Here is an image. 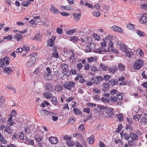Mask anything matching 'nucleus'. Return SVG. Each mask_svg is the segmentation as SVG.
Segmentation results:
<instances>
[{
    "label": "nucleus",
    "instance_id": "obj_1",
    "mask_svg": "<svg viewBox=\"0 0 147 147\" xmlns=\"http://www.w3.org/2000/svg\"><path fill=\"white\" fill-rule=\"evenodd\" d=\"M98 107L100 109H103L107 114V117L111 118L114 116L113 109L111 107H108L102 106H98Z\"/></svg>",
    "mask_w": 147,
    "mask_h": 147
},
{
    "label": "nucleus",
    "instance_id": "obj_2",
    "mask_svg": "<svg viewBox=\"0 0 147 147\" xmlns=\"http://www.w3.org/2000/svg\"><path fill=\"white\" fill-rule=\"evenodd\" d=\"M75 85V83L73 81H69L65 82L63 85V87L66 89L71 90L72 88H74Z\"/></svg>",
    "mask_w": 147,
    "mask_h": 147
},
{
    "label": "nucleus",
    "instance_id": "obj_3",
    "mask_svg": "<svg viewBox=\"0 0 147 147\" xmlns=\"http://www.w3.org/2000/svg\"><path fill=\"white\" fill-rule=\"evenodd\" d=\"M143 65L144 62L142 59H137L135 61L134 63L133 68L137 70H138Z\"/></svg>",
    "mask_w": 147,
    "mask_h": 147
},
{
    "label": "nucleus",
    "instance_id": "obj_4",
    "mask_svg": "<svg viewBox=\"0 0 147 147\" xmlns=\"http://www.w3.org/2000/svg\"><path fill=\"white\" fill-rule=\"evenodd\" d=\"M33 54L34 55L32 54V56H31L27 63L26 66L27 67H30L34 64L35 62L36 58L34 56H35L34 54L36 55V54H34V53H33Z\"/></svg>",
    "mask_w": 147,
    "mask_h": 147
},
{
    "label": "nucleus",
    "instance_id": "obj_5",
    "mask_svg": "<svg viewBox=\"0 0 147 147\" xmlns=\"http://www.w3.org/2000/svg\"><path fill=\"white\" fill-rule=\"evenodd\" d=\"M9 59L8 58H4L0 60V64L1 65V67H4V66L8 65L9 64Z\"/></svg>",
    "mask_w": 147,
    "mask_h": 147
},
{
    "label": "nucleus",
    "instance_id": "obj_6",
    "mask_svg": "<svg viewBox=\"0 0 147 147\" xmlns=\"http://www.w3.org/2000/svg\"><path fill=\"white\" fill-rule=\"evenodd\" d=\"M111 29L115 32L121 33L124 32L122 28L116 26H112L111 27Z\"/></svg>",
    "mask_w": 147,
    "mask_h": 147
},
{
    "label": "nucleus",
    "instance_id": "obj_7",
    "mask_svg": "<svg viewBox=\"0 0 147 147\" xmlns=\"http://www.w3.org/2000/svg\"><path fill=\"white\" fill-rule=\"evenodd\" d=\"M95 49V45L93 43H89L86 47V49L88 52L93 51Z\"/></svg>",
    "mask_w": 147,
    "mask_h": 147
},
{
    "label": "nucleus",
    "instance_id": "obj_8",
    "mask_svg": "<svg viewBox=\"0 0 147 147\" xmlns=\"http://www.w3.org/2000/svg\"><path fill=\"white\" fill-rule=\"evenodd\" d=\"M53 86L50 83H47L45 86V89L49 92L52 91L53 90Z\"/></svg>",
    "mask_w": 147,
    "mask_h": 147
},
{
    "label": "nucleus",
    "instance_id": "obj_9",
    "mask_svg": "<svg viewBox=\"0 0 147 147\" xmlns=\"http://www.w3.org/2000/svg\"><path fill=\"white\" fill-rule=\"evenodd\" d=\"M40 113L41 116L42 117L46 116L49 114V111L44 109L40 110Z\"/></svg>",
    "mask_w": 147,
    "mask_h": 147
},
{
    "label": "nucleus",
    "instance_id": "obj_10",
    "mask_svg": "<svg viewBox=\"0 0 147 147\" xmlns=\"http://www.w3.org/2000/svg\"><path fill=\"white\" fill-rule=\"evenodd\" d=\"M98 82L96 81L93 78H92L90 79V80L87 83V85L88 86H90L92 85L93 84H98Z\"/></svg>",
    "mask_w": 147,
    "mask_h": 147
},
{
    "label": "nucleus",
    "instance_id": "obj_11",
    "mask_svg": "<svg viewBox=\"0 0 147 147\" xmlns=\"http://www.w3.org/2000/svg\"><path fill=\"white\" fill-rule=\"evenodd\" d=\"M109 71L113 74H114L117 70V69L116 65H115L112 67H111L108 69Z\"/></svg>",
    "mask_w": 147,
    "mask_h": 147
},
{
    "label": "nucleus",
    "instance_id": "obj_12",
    "mask_svg": "<svg viewBox=\"0 0 147 147\" xmlns=\"http://www.w3.org/2000/svg\"><path fill=\"white\" fill-rule=\"evenodd\" d=\"M52 94L50 92H46L43 93V96L46 98L50 99L52 97Z\"/></svg>",
    "mask_w": 147,
    "mask_h": 147
},
{
    "label": "nucleus",
    "instance_id": "obj_13",
    "mask_svg": "<svg viewBox=\"0 0 147 147\" xmlns=\"http://www.w3.org/2000/svg\"><path fill=\"white\" fill-rule=\"evenodd\" d=\"M54 90L57 92H60L63 90L62 86L60 84H57L54 86Z\"/></svg>",
    "mask_w": 147,
    "mask_h": 147
},
{
    "label": "nucleus",
    "instance_id": "obj_14",
    "mask_svg": "<svg viewBox=\"0 0 147 147\" xmlns=\"http://www.w3.org/2000/svg\"><path fill=\"white\" fill-rule=\"evenodd\" d=\"M118 68L121 71L123 72L125 70V66L122 63H119L118 65Z\"/></svg>",
    "mask_w": 147,
    "mask_h": 147
},
{
    "label": "nucleus",
    "instance_id": "obj_15",
    "mask_svg": "<svg viewBox=\"0 0 147 147\" xmlns=\"http://www.w3.org/2000/svg\"><path fill=\"white\" fill-rule=\"evenodd\" d=\"M130 138L135 140H137L138 139V136L135 133L131 132L130 133Z\"/></svg>",
    "mask_w": 147,
    "mask_h": 147
},
{
    "label": "nucleus",
    "instance_id": "obj_16",
    "mask_svg": "<svg viewBox=\"0 0 147 147\" xmlns=\"http://www.w3.org/2000/svg\"><path fill=\"white\" fill-rule=\"evenodd\" d=\"M3 70L4 73L7 74H10L13 71L12 68L8 67H4Z\"/></svg>",
    "mask_w": 147,
    "mask_h": 147
},
{
    "label": "nucleus",
    "instance_id": "obj_17",
    "mask_svg": "<svg viewBox=\"0 0 147 147\" xmlns=\"http://www.w3.org/2000/svg\"><path fill=\"white\" fill-rule=\"evenodd\" d=\"M57 138L54 137H51L49 139V142L51 144H56L57 141Z\"/></svg>",
    "mask_w": 147,
    "mask_h": 147
},
{
    "label": "nucleus",
    "instance_id": "obj_18",
    "mask_svg": "<svg viewBox=\"0 0 147 147\" xmlns=\"http://www.w3.org/2000/svg\"><path fill=\"white\" fill-rule=\"evenodd\" d=\"M50 11L53 13L56 14H58L59 12L58 9L56 8L54 6H52L51 7Z\"/></svg>",
    "mask_w": 147,
    "mask_h": 147
},
{
    "label": "nucleus",
    "instance_id": "obj_19",
    "mask_svg": "<svg viewBox=\"0 0 147 147\" xmlns=\"http://www.w3.org/2000/svg\"><path fill=\"white\" fill-rule=\"evenodd\" d=\"M94 141V136H91L89 137L87 140L88 143L89 144H92L93 143Z\"/></svg>",
    "mask_w": 147,
    "mask_h": 147
},
{
    "label": "nucleus",
    "instance_id": "obj_20",
    "mask_svg": "<svg viewBox=\"0 0 147 147\" xmlns=\"http://www.w3.org/2000/svg\"><path fill=\"white\" fill-rule=\"evenodd\" d=\"M139 21L141 23H144L147 21V18L145 16H142Z\"/></svg>",
    "mask_w": 147,
    "mask_h": 147
},
{
    "label": "nucleus",
    "instance_id": "obj_21",
    "mask_svg": "<svg viewBox=\"0 0 147 147\" xmlns=\"http://www.w3.org/2000/svg\"><path fill=\"white\" fill-rule=\"evenodd\" d=\"M140 122L141 125H145L147 123V120L146 117H142L140 119Z\"/></svg>",
    "mask_w": 147,
    "mask_h": 147
},
{
    "label": "nucleus",
    "instance_id": "obj_22",
    "mask_svg": "<svg viewBox=\"0 0 147 147\" xmlns=\"http://www.w3.org/2000/svg\"><path fill=\"white\" fill-rule=\"evenodd\" d=\"M102 86L103 88L102 90L104 92L106 91L109 88V85L107 83H103L102 84Z\"/></svg>",
    "mask_w": 147,
    "mask_h": 147
},
{
    "label": "nucleus",
    "instance_id": "obj_23",
    "mask_svg": "<svg viewBox=\"0 0 147 147\" xmlns=\"http://www.w3.org/2000/svg\"><path fill=\"white\" fill-rule=\"evenodd\" d=\"M118 81L117 80L112 79L109 81V83L110 85L114 86L117 84Z\"/></svg>",
    "mask_w": 147,
    "mask_h": 147
},
{
    "label": "nucleus",
    "instance_id": "obj_24",
    "mask_svg": "<svg viewBox=\"0 0 147 147\" xmlns=\"http://www.w3.org/2000/svg\"><path fill=\"white\" fill-rule=\"evenodd\" d=\"M75 55H72L69 57V61L71 62L75 63L77 60L76 56H75Z\"/></svg>",
    "mask_w": 147,
    "mask_h": 147
},
{
    "label": "nucleus",
    "instance_id": "obj_25",
    "mask_svg": "<svg viewBox=\"0 0 147 147\" xmlns=\"http://www.w3.org/2000/svg\"><path fill=\"white\" fill-rule=\"evenodd\" d=\"M15 39L17 41H20L22 40V37L20 35H19L17 34L14 37Z\"/></svg>",
    "mask_w": 147,
    "mask_h": 147
},
{
    "label": "nucleus",
    "instance_id": "obj_26",
    "mask_svg": "<svg viewBox=\"0 0 147 147\" xmlns=\"http://www.w3.org/2000/svg\"><path fill=\"white\" fill-rule=\"evenodd\" d=\"M61 67L63 71L66 72V70L68 67V65L66 64L62 63L61 64Z\"/></svg>",
    "mask_w": 147,
    "mask_h": 147
},
{
    "label": "nucleus",
    "instance_id": "obj_27",
    "mask_svg": "<svg viewBox=\"0 0 147 147\" xmlns=\"http://www.w3.org/2000/svg\"><path fill=\"white\" fill-rule=\"evenodd\" d=\"M142 116V115L140 114H138L134 115L133 116V119L135 121H138L140 119Z\"/></svg>",
    "mask_w": 147,
    "mask_h": 147
},
{
    "label": "nucleus",
    "instance_id": "obj_28",
    "mask_svg": "<svg viewBox=\"0 0 147 147\" xmlns=\"http://www.w3.org/2000/svg\"><path fill=\"white\" fill-rule=\"evenodd\" d=\"M54 42L53 40L50 38L48 40L47 46H49L50 47H52L53 46Z\"/></svg>",
    "mask_w": 147,
    "mask_h": 147
},
{
    "label": "nucleus",
    "instance_id": "obj_29",
    "mask_svg": "<svg viewBox=\"0 0 147 147\" xmlns=\"http://www.w3.org/2000/svg\"><path fill=\"white\" fill-rule=\"evenodd\" d=\"M126 47L125 45H122L120 46V49L121 51L125 52L127 50Z\"/></svg>",
    "mask_w": 147,
    "mask_h": 147
},
{
    "label": "nucleus",
    "instance_id": "obj_30",
    "mask_svg": "<svg viewBox=\"0 0 147 147\" xmlns=\"http://www.w3.org/2000/svg\"><path fill=\"white\" fill-rule=\"evenodd\" d=\"M51 102L53 105L56 106L58 103V101L56 97L52 96Z\"/></svg>",
    "mask_w": 147,
    "mask_h": 147
},
{
    "label": "nucleus",
    "instance_id": "obj_31",
    "mask_svg": "<svg viewBox=\"0 0 147 147\" xmlns=\"http://www.w3.org/2000/svg\"><path fill=\"white\" fill-rule=\"evenodd\" d=\"M12 118L11 116H10V117L9 118L7 121V123L11 125H13L14 123V122L12 120Z\"/></svg>",
    "mask_w": 147,
    "mask_h": 147
},
{
    "label": "nucleus",
    "instance_id": "obj_32",
    "mask_svg": "<svg viewBox=\"0 0 147 147\" xmlns=\"http://www.w3.org/2000/svg\"><path fill=\"white\" fill-rule=\"evenodd\" d=\"M123 94L121 93H120L119 92H117L116 93V95L117 97V99L119 100H122L123 99Z\"/></svg>",
    "mask_w": 147,
    "mask_h": 147
},
{
    "label": "nucleus",
    "instance_id": "obj_33",
    "mask_svg": "<svg viewBox=\"0 0 147 147\" xmlns=\"http://www.w3.org/2000/svg\"><path fill=\"white\" fill-rule=\"evenodd\" d=\"M116 116L120 121H121L123 120V117L122 114L120 113L117 115Z\"/></svg>",
    "mask_w": 147,
    "mask_h": 147
},
{
    "label": "nucleus",
    "instance_id": "obj_34",
    "mask_svg": "<svg viewBox=\"0 0 147 147\" xmlns=\"http://www.w3.org/2000/svg\"><path fill=\"white\" fill-rule=\"evenodd\" d=\"M0 141L1 143L3 144H5L6 143V141L4 139L3 135L0 132Z\"/></svg>",
    "mask_w": 147,
    "mask_h": 147
},
{
    "label": "nucleus",
    "instance_id": "obj_35",
    "mask_svg": "<svg viewBox=\"0 0 147 147\" xmlns=\"http://www.w3.org/2000/svg\"><path fill=\"white\" fill-rule=\"evenodd\" d=\"M41 38V36L40 34H38L36 35L35 37L32 38H30L33 40H36L38 41L40 40Z\"/></svg>",
    "mask_w": 147,
    "mask_h": 147
},
{
    "label": "nucleus",
    "instance_id": "obj_36",
    "mask_svg": "<svg viewBox=\"0 0 147 147\" xmlns=\"http://www.w3.org/2000/svg\"><path fill=\"white\" fill-rule=\"evenodd\" d=\"M126 55L128 57H131L132 55V53L131 51L127 50L125 52Z\"/></svg>",
    "mask_w": 147,
    "mask_h": 147
},
{
    "label": "nucleus",
    "instance_id": "obj_37",
    "mask_svg": "<svg viewBox=\"0 0 147 147\" xmlns=\"http://www.w3.org/2000/svg\"><path fill=\"white\" fill-rule=\"evenodd\" d=\"M111 78V76L109 75H105L103 76L104 80L106 81H108Z\"/></svg>",
    "mask_w": 147,
    "mask_h": 147
},
{
    "label": "nucleus",
    "instance_id": "obj_38",
    "mask_svg": "<svg viewBox=\"0 0 147 147\" xmlns=\"http://www.w3.org/2000/svg\"><path fill=\"white\" fill-rule=\"evenodd\" d=\"M136 33L140 36L142 37L145 35V33L144 32L139 30H137L136 31Z\"/></svg>",
    "mask_w": 147,
    "mask_h": 147
},
{
    "label": "nucleus",
    "instance_id": "obj_39",
    "mask_svg": "<svg viewBox=\"0 0 147 147\" xmlns=\"http://www.w3.org/2000/svg\"><path fill=\"white\" fill-rule=\"evenodd\" d=\"M76 32V30L75 29L69 30L67 31L66 33L67 34L70 35L75 33Z\"/></svg>",
    "mask_w": 147,
    "mask_h": 147
},
{
    "label": "nucleus",
    "instance_id": "obj_40",
    "mask_svg": "<svg viewBox=\"0 0 147 147\" xmlns=\"http://www.w3.org/2000/svg\"><path fill=\"white\" fill-rule=\"evenodd\" d=\"M78 130L79 131H81L83 132H84V131L85 128L84 126L82 124L80 125L78 127Z\"/></svg>",
    "mask_w": 147,
    "mask_h": 147
},
{
    "label": "nucleus",
    "instance_id": "obj_41",
    "mask_svg": "<svg viewBox=\"0 0 147 147\" xmlns=\"http://www.w3.org/2000/svg\"><path fill=\"white\" fill-rule=\"evenodd\" d=\"M30 2H28L27 0V1H24L22 3V5L26 7L28 5H29L30 4Z\"/></svg>",
    "mask_w": 147,
    "mask_h": 147
},
{
    "label": "nucleus",
    "instance_id": "obj_42",
    "mask_svg": "<svg viewBox=\"0 0 147 147\" xmlns=\"http://www.w3.org/2000/svg\"><path fill=\"white\" fill-rule=\"evenodd\" d=\"M73 111L76 114H81L82 113V112L78 109L74 108L73 109Z\"/></svg>",
    "mask_w": 147,
    "mask_h": 147
},
{
    "label": "nucleus",
    "instance_id": "obj_43",
    "mask_svg": "<svg viewBox=\"0 0 147 147\" xmlns=\"http://www.w3.org/2000/svg\"><path fill=\"white\" fill-rule=\"evenodd\" d=\"M92 36L93 38L95 40H99L100 39V37L99 36L96 35V34H93L92 35Z\"/></svg>",
    "mask_w": 147,
    "mask_h": 147
},
{
    "label": "nucleus",
    "instance_id": "obj_44",
    "mask_svg": "<svg viewBox=\"0 0 147 147\" xmlns=\"http://www.w3.org/2000/svg\"><path fill=\"white\" fill-rule=\"evenodd\" d=\"M13 130L11 129L10 127L8 126L7 128L6 132L8 133H11L13 132Z\"/></svg>",
    "mask_w": 147,
    "mask_h": 147
},
{
    "label": "nucleus",
    "instance_id": "obj_45",
    "mask_svg": "<svg viewBox=\"0 0 147 147\" xmlns=\"http://www.w3.org/2000/svg\"><path fill=\"white\" fill-rule=\"evenodd\" d=\"M35 140L38 142H40L42 140V138L41 136H36L35 137Z\"/></svg>",
    "mask_w": 147,
    "mask_h": 147
},
{
    "label": "nucleus",
    "instance_id": "obj_46",
    "mask_svg": "<svg viewBox=\"0 0 147 147\" xmlns=\"http://www.w3.org/2000/svg\"><path fill=\"white\" fill-rule=\"evenodd\" d=\"M98 52H100V53H101L102 52H109L110 51V50L108 49L106 50L105 49H103L102 48H100L99 49H98Z\"/></svg>",
    "mask_w": 147,
    "mask_h": 147
},
{
    "label": "nucleus",
    "instance_id": "obj_47",
    "mask_svg": "<svg viewBox=\"0 0 147 147\" xmlns=\"http://www.w3.org/2000/svg\"><path fill=\"white\" fill-rule=\"evenodd\" d=\"M52 57L55 58H58L59 57V54L57 52H54L52 54Z\"/></svg>",
    "mask_w": 147,
    "mask_h": 147
},
{
    "label": "nucleus",
    "instance_id": "obj_48",
    "mask_svg": "<svg viewBox=\"0 0 147 147\" xmlns=\"http://www.w3.org/2000/svg\"><path fill=\"white\" fill-rule=\"evenodd\" d=\"M26 141L29 144H31L32 145H33L34 144V141L32 139H27L26 140Z\"/></svg>",
    "mask_w": 147,
    "mask_h": 147
},
{
    "label": "nucleus",
    "instance_id": "obj_49",
    "mask_svg": "<svg viewBox=\"0 0 147 147\" xmlns=\"http://www.w3.org/2000/svg\"><path fill=\"white\" fill-rule=\"evenodd\" d=\"M122 127V125L121 124H120V125H118V127L117 129V130H116L115 131V132L118 133L119 132H120L121 131V130Z\"/></svg>",
    "mask_w": 147,
    "mask_h": 147
},
{
    "label": "nucleus",
    "instance_id": "obj_50",
    "mask_svg": "<svg viewBox=\"0 0 147 147\" xmlns=\"http://www.w3.org/2000/svg\"><path fill=\"white\" fill-rule=\"evenodd\" d=\"M84 68L85 70H88L90 69V65L88 63H86L84 65Z\"/></svg>",
    "mask_w": 147,
    "mask_h": 147
},
{
    "label": "nucleus",
    "instance_id": "obj_51",
    "mask_svg": "<svg viewBox=\"0 0 147 147\" xmlns=\"http://www.w3.org/2000/svg\"><path fill=\"white\" fill-rule=\"evenodd\" d=\"M95 79H96L97 82L101 81L104 80L103 78L101 76H97L95 77Z\"/></svg>",
    "mask_w": 147,
    "mask_h": 147
},
{
    "label": "nucleus",
    "instance_id": "obj_52",
    "mask_svg": "<svg viewBox=\"0 0 147 147\" xmlns=\"http://www.w3.org/2000/svg\"><path fill=\"white\" fill-rule=\"evenodd\" d=\"M123 136L125 139L127 140H128L129 139V138H130V134L129 135L128 134H124Z\"/></svg>",
    "mask_w": 147,
    "mask_h": 147
},
{
    "label": "nucleus",
    "instance_id": "obj_53",
    "mask_svg": "<svg viewBox=\"0 0 147 147\" xmlns=\"http://www.w3.org/2000/svg\"><path fill=\"white\" fill-rule=\"evenodd\" d=\"M67 144L69 146H73L74 144V142L71 141H69L67 142Z\"/></svg>",
    "mask_w": 147,
    "mask_h": 147
},
{
    "label": "nucleus",
    "instance_id": "obj_54",
    "mask_svg": "<svg viewBox=\"0 0 147 147\" xmlns=\"http://www.w3.org/2000/svg\"><path fill=\"white\" fill-rule=\"evenodd\" d=\"M8 126L7 125H6L5 126L4 125H3L0 127V129L1 130H4L5 131H6Z\"/></svg>",
    "mask_w": 147,
    "mask_h": 147
},
{
    "label": "nucleus",
    "instance_id": "obj_55",
    "mask_svg": "<svg viewBox=\"0 0 147 147\" xmlns=\"http://www.w3.org/2000/svg\"><path fill=\"white\" fill-rule=\"evenodd\" d=\"M135 141L132 139L130 140H129L128 142V144L131 146H133L134 144Z\"/></svg>",
    "mask_w": 147,
    "mask_h": 147
},
{
    "label": "nucleus",
    "instance_id": "obj_56",
    "mask_svg": "<svg viewBox=\"0 0 147 147\" xmlns=\"http://www.w3.org/2000/svg\"><path fill=\"white\" fill-rule=\"evenodd\" d=\"M73 15L74 16V18H75L77 19H79L80 17L81 13H79L78 14H76L74 13Z\"/></svg>",
    "mask_w": 147,
    "mask_h": 147
},
{
    "label": "nucleus",
    "instance_id": "obj_57",
    "mask_svg": "<svg viewBox=\"0 0 147 147\" xmlns=\"http://www.w3.org/2000/svg\"><path fill=\"white\" fill-rule=\"evenodd\" d=\"M100 100H102L103 102H108L109 101V99L105 98L104 97L101 98L100 99Z\"/></svg>",
    "mask_w": 147,
    "mask_h": 147
},
{
    "label": "nucleus",
    "instance_id": "obj_58",
    "mask_svg": "<svg viewBox=\"0 0 147 147\" xmlns=\"http://www.w3.org/2000/svg\"><path fill=\"white\" fill-rule=\"evenodd\" d=\"M109 48V49H112L113 47V42L111 41H110L109 42V45L108 46Z\"/></svg>",
    "mask_w": 147,
    "mask_h": 147
},
{
    "label": "nucleus",
    "instance_id": "obj_59",
    "mask_svg": "<svg viewBox=\"0 0 147 147\" xmlns=\"http://www.w3.org/2000/svg\"><path fill=\"white\" fill-rule=\"evenodd\" d=\"M117 98L116 97L111 96L110 98V100L112 101L113 102H115L117 100Z\"/></svg>",
    "mask_w": 147,
    "mask_h": 147
},
{
    "label": "nucleus",
    "instance_id": "obj_60",
    "mask_svg": "<svg viewBox=\"0 0 147 147\" xmlns=\"http://www.w3.org/2000/svg\"><path fill=\"white\" fill-rule=\"evenodd\" d=\"M3 38L4 40H11L12 39V37L11 35H8L7 36L4 37Z\"/></svg>",
    "mask_w": 147,
    "mask_h": 147
},
{
    "label": "nucleus",
    "instance_id": "obj_61",
    "mask_svg": "<svg viewBox=\"0 0 147 147\" xmlns=\"http://www.w3.org/2000/svg\"><path fill=\"white\" fill-rule=\"evenodd\" d=\"M127 27L129 29H133L135 28V26L131 24H128L127 25Z\"/></svg>",
    "mask_w": 147,
    "mask_h": 147
},
{
    "label": "nucleus",
    "instance_id": "obj_62",
    "mask_svg": "<svg viewBox=\"0 0 147 147\" xmlns=\"http://www.w3.org/2000/svg\"><path fill=\"white\" fill-rule=\"evenodd\" d=\"M61 8L62 9H65L67 10H70V7H68V6H62L61 7Z\"/></svg>",
    "mask_w": 147,
    "mask_h": 147
},
{
    "label": "nucleus",
    "instance_id": "obj_63",
    "mask_svg": "<svg viewBox=\"0 0 147 147\" xmlns=\"http://www.w3.org/2000/svg\"><path fill=\"white\" fill-rule=\"evenodd\" d=\"M100 67L103 70L105 71L107 69V67L102 64L101 63L100 64Z\"/></svg>",
    "mask_w": 147,
    "mask_h": 147
},
{
    "label": "nucleus",
    "instance_id": "obj_64",
    "mask_svg": "<svg viewBox=\"0 0 147 147\" xmlns=\"http://www.w3.org/2000/svg\"><path fill=\"white\" fill-rule=\"evenodd\" d=\"M141 7L143 9H147V5L143 4L141 5Z\"/></svg>",
    "mask_w": 147,
    "mask_h": 147
}]
</instances>
